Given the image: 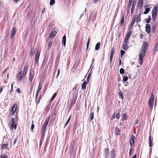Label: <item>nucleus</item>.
Listing matches in <instances>:
<instances>
[{
    "label": "nucleus",
    "instance_id": "nucleus-10",
    "mask_svg": "<svg viewBox=\"0 0 158 158\" xmlns=\"http://www.w3.org/2000/svg\"><path fill=\"white\" fill-rule=\"evenodd\" d=\"M151 29V27L148 24H147L145 26V31L148 34H150Z\"/></svg>",
    "mask_w": 158,
    "mask_h": 158
},
{
    "label": "nucleus",
    "instance_id": "nucleus-37",
    "mask_svg": "<svg viewBox=\"0 0 158 158\" xmlns=\"http://www.w3.org/2000/svg\"><path fill=\"white\" fill-rule=\"evenodd\" d=\"M127 43L125 44H123V49L125 50L127 49Z\"/></svg>",
    "mask_w": 158,
    "mask_h": 158
},
{
    "label": "nucleus",
    "instance_id": "nucleus-3",
    "mask_svg": "<svg viewBox=\"0 0 158 158\" xmlns=\"http://www.w3.org/2000/svg\"><path fill=\"white\" fill-rule=\"evenodd\" d=\"M17 107V104H14L11 108L10 110V114L14 116Z\"/></svg>",
    "mask_w": 158,
    "mask_h": 158
},
{
    "label": "nucleus",
    "instance_id": "nucleus-16",
    "mask_svg": "<svg viewBox=\"0 0 158 158\" xmlns=\"http://www.w3.org/2000/svg\"><path fill=\"white\" fill-rule=\"evenodd\" d=\"M115 115L116 118L117 119H119L120 116V112L119 109H117L116 110Z\"/></svg>",
    "mask_w": 158,
    "mask_h": 158
},
{
    "label": "nucleus",
    "instance_id": "nucleus-35",
    "mask_svg": "<svg viewBox=\"0 0 158 158\" xmlns=\"http://www.w3.org/2000/svg\"><path fill=\"white\" fill-rule=\"evenodd\" d=\"M56 112L55 111L52 115V119L53 120H54L56 118Z\"/></svg>",
    "mask_w": 158,
    "mask_h": 158
},
{
    "label": "nucleus",
    "instance_id": "nucleus-32",
    "mask_svg": "<svg viewBox=\"0 0 158 158\" xmlns=\"http://www.w3.org/2000/svg\"><path fill=\"white\" fill-rule=\"evenodd\" d=\"M41 97V95L39 98V100L38 101V97H36V95L35 100L36 101V103H37V104L39 103L40 102V99Z\"/></svg>",
    "mask_w": 158,
    "mask_h": 158
},
{
    "label": "nucleus",
    "instance_id": "nucleus-55",
    "mask_svg": "<svg viewBox=\"0 0 158 158\" xmlns=\"http://www.w3.org/2000/svg\"><path fill=\"white\" fill-rule=\"evenodd\" d=\"M134 10V6H132L131 10V14L133 13V12H134L133 10Z\"/></svg>",
    "mask_w": 158,
    "mask_h": 158
},
{
    "label": "nucleus",
    "instance_id": "nucleus-14",
    "mask_svg": "<svg viewBox=\"0 0 158 158\" xmlns=\"http://www.w3.org/2000/svg\"><path fill=\"white\" fill-rule=\"evenodd\" d=\"M57 32L55 29H53L51 32L49 36L50 38H54L56 35Z\"/></svg>",
    "mask_w": 158,
    "mask_h": 158
},
{
    "label": "nucleus",
    "instance_id": "nucleus-17",
    "mask_svg": "<svg viewBox=\"0 0 158 158\" xmlns=\"http://www.w3.org/2000/svg\"><path fill=\"white\" fill-rule=\"evenodd\" d=\"M28 66L27 65H26L25 66L23 69V75H26L27 74V71L28 70Z\"/></svg>",
    "mask_w": 158,
    "mask_h": 158
},
{
    "label": "nucleus",
    "instance_id": "nucleus-56",
    "mask_svg": "<svg viewBox=\"0 0 158 158\" xmlns=\"http://www.w3.org/2000/svg\"><path fill=\"white\" fill-rule=\"evenodd\" d=\"M135 22V20H132L131 23V24L130 25L131 26V27L132 26H133V25H134Z\"/></svg>",
    "mask_w": 158,
    "mask_h": 158
},
{
    "label": "nucleus",
    "instance_id": "nucleus-43",
    "mask_svg": "<svg viewBox=\"0 0 158 158\" xmlns=\"http://www.w3.org/2000/svg\"><path fill=\"white\" fill-rule=\"evenodd\" d=\"M55 3V0H50V4L51 6H52Z\"/></svg>",
    "mask_w": 158,
    "mask_h": 158
},
{
    "label": "nucleus",
    "instance_id": "nucleus-27",
    "mask_svg": "<svg viewBox=\"0 0 158 158\" xmlns=\"http://www.w3.org/2000/svg\"><path fill=\"white\" fill-rule=\"evenodd\" d=\"M124 15H123L121 18L120 23V26L121 27H122L124 24Z\"/></svg>",
    "mask_w": 158,
    "mask_h": 158
},
{
    "label": "nucleus",
    "instance_id": "nucleus-39",
    "mask_svg": "<svg viewBox=\"0 0 158 158\" xmlns=\"http://www.w3.org/2000/svg\"><path fill=\"white\" fill-rule=\"evenodd\" d=\"M35 53V50L32 48H31V50L30 52V55L31 56H33L34 55V53Z\"/></svg>",
    "mask_w": 158,
    "mask_h": 158
},
{
    "label": "nucleus",
    "instance_id": "nucleus-47",
    "mask_svg": "<svg viewBox=\"0 0 158 158\" xmlns=\"http://www.w3.org/2000/svg\"><path fill=\"white\" fill-rule=\"evenodd\" d=\"M151 20V18L150 17H149L147 20H146V23H148L150 22V21Z\"/></svg>",
    "mask_w": 158,
    "mask_h": 158
},
{
    "label": "nucleus",
    "instance_id": "nucleus-52",
    "mask_svg": "<svg viewBox=\"0 0 158 158\" xmlns=\"http://www.w3.org/2000/svg\"><path fill=\"white\" fill-rule=\"evenodd\" d=\"M52 44V42L51 41L50 42H49V45L48 46V48L49 49L51 48Z\"/></svg>",
    "mask_w": 158,
    "mask_h": 158
},
{
    "label": "nucleus",
    "instance_id": "nucleus-5",
    "mask_svg": "<svg viewBox=\"0 0 158 158\" xmlns=\"http://www.w3.org/2000/svg\"><path fill=\"white\" fill-rule=\"evenodd\" d=\"M24 76L25 75H23V74H22V71L19 72L16 76L17 80L19 82H21Z\"/></svg>",
    "mask_w": 158,
    "mask_h": 158
},
{
    "label": "nucleus",
    "instance_id": "nucleus-62",
    "mask_svg": "<svg viewBox=\"0 0 158 158\" xmlns=\"http://www.w3.org/2000/svg\"><path fill=\"white\" fill-rule=\"evenodd\" d=\"M71 116H70L66 122L67 123H68V124L69 123V122L70 121V118H71Z\"/></svg>",
    "mask_w": 158,
    "mask_h": 158
},
{
    "label": "nucleus",
    "instance_id": "nucleus-12",
    "mask_svg": "<svg viewBox=\"0 0 158 158\" xmlns=\"http://www.w3.org/2000/svg\"><path fill=\"white\" fill-rule=\"evenodd\" d=\"M110 158H114L115 156V150L114 149L112 150L110 152Z\"/></svg>",
    "mask_w": 158,
    "mask_h": 158
},
{
    "label": "nucleus",
    "instance_id": "nucleus-36",
    "mask_svg": "<svg viewBox=\"0 0 158 158\" xmlns=\"http://www.w3.org/2000/svg\"><path fill=\"white\" fill-rule=\"evenodd\" d=\"M32 124L31 126V132H33V130L34 129V127H35V124L33 123V120L32 121Z\"/></svg>",
    "mask_w": 158,
    "mask_h": 158
},
{
    "label": "nucleus",
    "instance_id": "nucleus-58",
    "mask_svg": "<svg viewBox=\"0 0 158 158\" xmlns=\"http://www.w3.org/2000/svg\"><path fill=\"white\" fill-rule=\"evenodd\" d=\"M11 123H15V119L14 118H13L11 119Z\"/></svg>",
    "mask_w": 158,
    "mask_h": 158
},
{
    "label": "nucleus",
    "instance_id": "nucleus-64",
    "mask_svg": "<svg viewBox=\"0 0 158 158\" xmlns=\"http://www.w3.org/2000/svg\"><path fill=\"white\" fill-rule=\"evenodd\" d=\"M144 36V35H143V34L141 33L140 34V38L141 39H142L143 38V36Z\"/></svg>",
    "mask_w": 158,
    "mask_h": 158
},
{
    "label": "nucleus",
    "instance_id": "nucleus-25",
    "mask_svg": "<svg viewBox=\"0 0 158 158\" xmlns=\"http://www.w3.org/2000/svg\"><path fill=\"white\" fill-rule=\"evenodd\" d=\"M101 45V43L100 42H98L96 44L95 47V49L96 50H98L99 49Z\"/></svg>",
    "mask_w": 158,
    "mask_h": 158
},
{
    "label": "nucleus",
    "instance_id": "nucleus-9",
    "mask_svg": "<svg viewBox=\"0 0 158 158\" xmlns=\"http://www.w3.org/2000/svg\"><path fill=\"white\" fill-rule=\"evenodd\" d=\"M40 54V52L39 51L36 52L35 58V65L38 63Z\"/></svg>",
    "mask_w": 158,
    "mask_h": 158
},
{
    "label": "nucleus",
    "instance_id": "nucleus-18",
    "mask_svg": "<svg viewBox=\"0 0 158 158\" xmlns=\"http://www.w3.org/2000/svg\"><path fill=\"white\" fill-rule=\"evenodd\" d=\"M122 118L121 119L123 121H124L127 120L128 119V116L127 115V114L125 113H123L122 114Z\"/></svg>",
    "mask_w": 158,
    "mask_h": 158
},
{
    "label": "nucleus",
    "instance_id": "nucleus-54",
    "mask_svg": "<svg viewBox=\"0 0 158 158\" xmlns=\"http://www.w3.org/2000/svg\"><path fill=\"white\" fill-rule=\"evenodd\" d=\"M131 4L128 3V4L127 5V7L128 9V11H129V10L131 7Z\"/></svg>",
    "mask_w": 158,
    "mask_h": 158
},
{
    "label": "nucleus",
    "instance_id": "nucleus-20",
    "mask_svg": "<svg viewBox=\"0 0 158 158\" xmlns=\"http://www.w3.org/2000/svg\"><path fill=\"white\" fill-rule=\"evenodd\" d=\"M141 15V13H140L137 16V17L136 18V21L137 23H139V22L141 21V19L140 17V15Z\"/></svg>",
    "mask_w": 158,
    "mask_h": 158
},
{
    "label": "nucleus",
    "instance_id": "nucleus-59",
    "mask_svg": "<svg viewBox=\"0 0 158 158\" xmlns=\"http://www.w3.org/2000/svg\"><path fill=\"white\" fill-rule=\"evenodd\" d=\"M114 50H115L114 47H113L112 48V50H111V52H112V53H114Z\"/></svg>",
    "mask_w": 158,
    "mask_h": 158
},
{
    "label": "nucleus",
    "instance_id": "nucleus-31",
    "mask_svg": "<svg viewBox=\"0 0 158 158\" xmlns=\"http://www.w3.org/2000/svg\"><path fill=\"white\" fill-rule=\"evenodd\" d=\"M17 127V125L16 124H15V123H11V129H16Z\"/></svg>",
    "mask_w": 158,
    "mask_h": 158
},
{
    "label": "nucleus",
    "instance_id": "nucleus-44",
    "mask_svg": "<svg viewBox=\"0 0 158 158\" xmlns=\"http://www.w3.org/2000/svg\"><path fill=\"white\" fill-rule=\"evenodd\" d=\"M57 95V93H54L51 98V101H52L53 99H54V98H55L56 97V96Z\"/></svg>",
    "mask_w": 158,
    "mask_h": 158
},
{
    "label": "nucleus",
    "instance_id": "nucleus-6",
    "mask_svg": "<svg viewBox=\"0 0 158 158\" xmlns=\"http://www.w3.org/2000/svg\"><path fill=\"white\" fill-rule=\"evenodd\" d=\"M146 54L142 52L140 53L139 55V58L138 59V62L140 65H141L143 63V58L145 56Z\"/></svg>",
    "mask_w": 158,
    "mask_h": 158
},
{
    "label": "nucleus",
    "instance_id": "nucleus-33",
    "mask_svg": "<svg viewBox=\"0 0 158 158\" xmlns=\"http://www.w3.org/2000/svg\"><path fill=\"white\" fill-rule=\"evenodd\" d=\"M131 33H132L131 31L130 30H129V31L127 33V34L125 36L130 38Z\"/></svg>",
    "mask_w": 158,
    "mask_h": 158
},
{
    "label": "nucleus",
    "instance_id": "nucleus-13",
    "mask_svg": "<svg viewBox=\"0 0 158 158\" xmlns=\"http://www.w3.org/2000/svg\"><path fill=\"white\" fill-rule=\"evenodd\" d=\"M114 134L116 135H119L121 134V131L117 127L115 128L114 131Z\"/></svg>",
    "mask_w": 158,
    "mask_h": 158
},
{
    "label": "nucleus",
    "instance_id": "nucleus-15",
    "mask_svg": "<svg viewBox=\"0 0 158 158\" xmlns=\"http://www.w3.org/2000/svg\"><path fill=\"white\" fill-rule=\"evenodd\" d=\"M42 88V85H41L40 83V82L39 84L38 88L37 89L36 95V97H38V95L40 91L41 90Z\"/></svg>",
    "mask_w": 158,
    "mask_h": 158
},
{
    "label": "nucleus",
    "instance_id": "nucleus-8",
    "mask_svg": "<svg viewBox=\"0 0 158 158\" xmlns=\"http://www.w3.org/2000/svg\"><path fill=\"white\" fill-rule=\"evenodd\" d=\"M135 138V137L133 135H131L129 142L131 147H132L134 145L135 143L134 139Z\"/></svg>",
    "mask_w": 158,
    "mask_h": 158
},
{
    "label": "nucleus",
    "instance_id": "nucleus-23",
    "mask_svg": "<svg viewBox=\"0 0 158 158\" xmlns=\"http://www.w3.org/2000/svg\"><path fill=\"white\" fill-rule=\"evenodd\" d=\"M157 23H155V24L152 27V29L153 33H155L156 32V29L157 26Z\"/></svg>",
    "mask_w": 158,
    "mask_h": 158
},
{
    "label": "nucleus",
    "instance_id": "nucleus-2",
    "mask_svg": "<svg viewBox=\"0 0 158 158\" xmlns=\"http://www.w3.org/2000/svg\"><path fill=\"white\" fill-rule=\"evenodd\" d=\"M143 44L141 50L140 52V53H143L144 54L146 52L148 48V43L147 42H143Z\"/></svg>",
    "mask_w": 158,
    "mask_h": 158
},
{
    "label": "nucleus",
    "instance_id": "nucleus-21",
    "mask_svg": "<svg viewBox=\"0 0 158 158\" xmlns=\"http://www.w3.org/2000/svg\"><path fill=\"white\" fill-rule=\"evenodd\" d=\"M152 136L151 134L149 136V146L150 147L152 146Z\"/></svg>",
    "mask_w": 158,
    "mask_h": 158
},
{
    "label": "nucleus",
    "instance_id": "nucleus-50",
    "mask_svg": "<svg viewBox=\"0 0 158 158\" xmlns=\"http://www.w3.org/2000/svg\"><path fill=\"white\" fill-rule=\"evenodd\" d=\"M0 158H8V156L5 155H2Z\"/></svg>",
    "mask_w": 158,
    "mask_h": 158
},
{
    "label": "nucleus",
    "instance_id": "nucleus-4",
    "mask_svg": "<svg viewBox=\"0 0 158 158\" xmlns=\"http://www.w3.org/2000/svg\"><path fill=\"white\" fill-rule=\"evenodd\" d=\"M154 97L152 93V94L150 98L148 101V105L151 109L153 108Z\"/></svg>",
    "mask_w": 158,
    "mask_h": 158
},
{
    "label": "nucleus",
    "instance_id": "nucleus-41",
    "mask_svg": "<svg viewBox=\"0 0 158 158\" xmlns=\"http://www.w3.org/2000/svg\"><path fill=\"white\" fill-rule=\"evenodd\" d=\"M91 75V73H89L88 75V76L87 77V80H86V81H88V82H89V79L90 78Z\"/></svg>",
    "mask_w": 158,
    "mask_h": 158
},
{
    "label": "nucleus",
    "instance_id": "nucleus-28",
    "mask_svg": "<svg viewBox=\"0 0 158 158\" xmlns=\"http://www.w3.org/2000/svg\"><path fill=\"white\" fill-rule=\"evenodd\" d=\"M158 50V43L156 44L155 48L153 49V53L154 54Z\"/></svg>",
    "mask_w": 158,
    "mask_h": 158
},
{
    "label": "nucleus",
    "instance_id": "nucleus-1",
    "mask_svg": "<svg viewBox=\"0 0 158 158\" xmlns=\"http://www.w3.org/2000/svg\"><path fill=\"white\" fill-rule=\"evenodd\" d=\"M158 10V7L157 6H155L153 8L152 12V17L153 21H155L156 19V17L157 15V13Z\"/></svg>",
    "mask_w": 158,
    "mask_h": 158
},
{
    "label": "nucleus",
    "instance_id": "nucleus-60",
    "mask_svg": "<svg viewBox=\"0 0 158 158\" xmlns=\"http://www.w3.org/2000/svg\"><path fill=\"white\" fill-rule=\"evenodd\" d=\"M60 69H58V73L56 77H57L59 75L60 73Z\"/></svg>",
    "mask_w": 158,
    "mask_h": 158
},
{
    "label": "nucleus",
    "instance_id": "nucleus-63",
    "mask_svg": "<svg viewBox=\"0 0 158 158\" xmlns=\"http://www.w3.org/2000/svg\"><path fill=\"white\" fill-rule=\"evenodd\" d=\"M89 82H88V81H85L83 83V84H85V85H87V84H88V83Z\"/></svg>",
    "mask_w": 158,
    "mask_h": 158
},
{
    "label": "nucleus",
    "instance_id": "nucleus-24",
    "mask_svg": "<svg viewBox=\"0 0 158 158\" xmlns=\"http://www.w3.org/2000/svg\"><path fill=\"white\" fill-rule=\"evenodd\" d=\"M94 118V112H91L89 115V120L90 121L93 119Z\"/></svg>",
    "mask_w": 158,
    "mask_h": 158
},
{
    "label": "nucleus",
    "instance_id": "nucleus-26",
    "mask_svg": "<svg viewBox=\"0 0 158 158\" xmlns=\"http://www.w3.org/2000/svg\"><path fill=\"white\" fill-rule=\"evenodd\" d=\"M8 146V143H4L2 144L1 147V148L3 149H6L7 148Z\"/></svg>",
    "mask_w": 158,
    "mask_h": 158
},
{
    "label": "nucleus",
    "instance_id": "nucleus-49",
    "mask_svg": "<svg viewBox=\"0 0 158 158\" xmlns=\"http://www.w3.org/2000/svg\"><path fill=\"white\" fill-rule=\"evenodd\" d=\"M128 79V78L127 77H123V81H127Z\"/></svg>",
    "mask_w": 158,
    "mask_h": 158
},
{
    "label": "nucleus",
    "instance_id": "nucleus-61",
    "mask_svg": "<svg viewBox=\"0 0 158 158\" xmlns=\"http://www.w3.org/2000/svg\"><path fill=\"white\" fill-rule=\"evenodd\" d=\"M71 116H70L66 122L67 123H68V124L69 123V122L70 121V118H71Z\"/></svg>",
    "mask_w": 158,
    "mask_h": 158
},
{
    "label": "nucleus",
    "instance_id": "nucleus-51",
    "mask_svg": "<svg viewBox=\"0 0 158 158\" xmlns=\"http://www.w3.org/2000/svg\"><path fill=\"white\" fill-rule=\"evenodd\" d=\"M48 124L44 123L42 126V127L44 128H46Z\"/></svg>",
    "mask_w": 158,
    "mask_h": 158
},
{
    "label": "nucleus",
    "instance_id": "nucleus-34",
    "mask_svg": "<svg viewBox=\"0 0 158 158\" xmlns=\"http://www.w3.org/2000/svg\"><path fill=\"white\" fill-rule=\"evenodd\" d=\"M119 97L122 100L123 99V93L122 92H119L118 93Z\"/></svg>",
    "mask_w": 158,
    "mask_h": 158
},
{
    "label": "nucleus",
    "instance_id": "nucleus-42",
    "mask_svg": "<svg viewBox=\"0 0 158 158\" xmlns=\"http://www.w3.org/2000/svg\"><path fill=\"white\" fill-rule=\"evenodd\" d=\"M119 72L121 74H123L124 72V69L122 68L120 69Z\"/></svg>",
    "mask_w": 158,
    "mask_h": 158
},
{
    "label": "nucleus",
    "instance_id": "nucleus-19",
    "mask_svg": "<svg viewBox=\"0 0 158 158\" xmlns=\"http://www.w3.org/2000/svg\"><path fill=\"white\" fill-rule=\"evenodd\" d=\"M66 42V36L65 34L62 38V44L64 46H65Z\"/></svg>",
    "mask_w": 158,
    "mask_h": 158
},
{
    "label": "nucleus",
    "instance_id": "nucleus-22",
    "mask_svg": "<svg viewBox=\"0 0 158 158\" xmlns=\"http://www.w3.org/2000/svg\"><path fill=\"white\" fill-rule=\"evenodd\" d=\"M143 5V0H139L138 3L137 4V6L139 7H141Z\"/></svg>",
    "mask_w": 158,
    "mask_h": 158
},
{
    "label": "nucleus",
    "instance_id": "nucleus-45",
    "mask_svg": "<svg viewBox=\"0 0 158 158\" xmlns=\"http://www.w3.org/2000/svg\"><path fill=\"white\" fill-rule=\"evenodd\" d=\"M50 119V117H48V118H46V119L45 121V123H47V124H48V122L49 121Z\"/></svg>",
    "mask_w": 158,
    "mask_h": 158
},
{
    "label": "nucleus",
    "instance_id": "nucleus-48",
    "mask_svg": "<svg viewBox=\"0 0 158 158\" xmlns=\"http://www.w3.org/2000/svg\"><path fill=\"white\" fill-rule=\"evenodd\" d=\"M46 131V128H44L42 127V133H45Z\"/></svg>",
    "mask_w": 158,
    "mask_h": 158
},
{
    "label": "nucleus",
    "instance_id": "nucleus-40",
    "mask_svg": "<svg viewBox=\"0 0 158 158\" xmlns=\"http://www.w3.org/2000/svg\"><path fill=\"white\" fill-rule=\"evenodd\" d=\"M129 38V37H126L125 36V39L124 40V42L125 44L128 43V40Z\"/></svg>",
    "mask_w": 158,
    "mask_h": 158
},
{
    "label": "nucleus",
    "instance_id": "nucleus-38",
    "mask_svg": "<svg viewBox=\"0 0 158 158\" xmlns=\"http://www.w3.org/2000/svg\"><path fill=\"white\" fill-rule=\"evenodd\" d=\"M86 85L82 84L81 85V89L82 90H85L86 89Z\"/></svg>",
    "mask_w": 158,
    "mask_h": 158
},
{
    "label": "nucleus",
    "instance_id": "nucleus-57",
    "mask_svg": "<svg viewBox=\"0 0 158 158\" xmlns=\"http://www.w3.org/2000/svg\"><path fill=\"white\" fill-rule=\"evenodd\" d=\"M16 91L19 94L21 93V90H20V89H19V88H18L16 89Z\"/></svg>",
    "mask_w": 158,
    "mask_h": 158
},
{
    "label": "nucleus",
    "instance_id": "nucleus-46",
    "mask_svg": "<svg viewBox=\"0 0 158 158\" xmlns=\"http://www.w3.org/2000/svg\"><path fill=\"white\" fill-rule=\"evenodd\" d=\"M121 52V56L122 57L123 55L125 53V51L122 50H121L120 51Z\"/></svg>",
    "mask_w": 158,
    "mask_h": 158
},
{
    "label": "nucleus",
    "instance_id": "nucleus-29",
    "mask_svg": "<svg viewBox=\"0 0 158 158\" xmlns=\"http://www.w3.org/2000/svg\"><path fill=\"white\" fill-rule=\"evenodd\" d=\"M150 11V9L149 8H145V11L143 14H147Z\"/></svg>",
    "mask_w": 158,
    "mask_h": 158
},
{
    "label": "nucleus",
    "instance_id": "nucleus-30",
    "mask_svg": "<svg viewBox=\"0 0 158 158\" xmlns=\"http://www.w3.org/2000/svg\"><path fill=\"white\" fill-rule=\"evenodd\" d=\"M104 152L105 155L106 156H108V153L109 152V149L108 148H105L104 149Z\"/></svg>",
    "mask_w": 158,
    "mask_h": 158
},
{
    "label": "nucleus",
    "instance_id": "nucleus-53",
    "mask_svg": "<svg viewBox=\"0 0 158 158\" xmlns=\"http://www.w3.org/2000/svg\"><path fill=\"white\" fill-rule=\"evenodd\" d=\"M115 112H114V114L112 115L111 118V119L112 120L114 119L115 118Z\"/></svg>",
    "mask_w": 158,
    "mask_h": 158
},
{
    "label": "nucleus",
    "instance_id": "nucleus-11",
    "mask_svg": "<svg viewBox=\"0 0 158 158\" xmlns=\"http://www.w3.org/2000/svg\"><path fill=\"white\" fill-rule=\"evenodd\" d=\"M35 74V73L34 71H32L31 70H30L29 77V80L31 82H32V81L33 78Z\"/></svg>",
    "mask_w": 158,
    "mask_h": 158
},
{
    "label": "nucleus",
    "instance_id": "nucleus-7",
    "mask_svg": "<svg viewBox=\"0 0 158 158\" xmlns=\"http://www.w3.org/2000/svg\"><path fill=\"white\" fill-rule=\"evenodd\" d=\"M17 31L16 28L14 26L12 29L11 31V38L12 39L15 36Z\"/></svg>",
    "mask_w": 158,
    "mask_h": 158
}]
</instances>
